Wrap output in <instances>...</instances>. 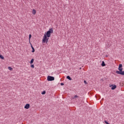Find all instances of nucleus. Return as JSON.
I'll use <instances>...</instances> for the list:
<instances>
[{
	"instance_id": "nucleus-1",
	"label": "nucleus",
	"mask_w": 124,
	"mask_h": 124,
	"mask_svg": "<svg viewBox=\"0 0 124 124\" xmlns=\"http://www.w3.org/2000/svg\"><path fill=\"white\" fill-rule=\"evenodd\" d=\"M53 28L50 29L49 31H46V33L44 35V37L42 41L43 43H46V44H47L48 40H49V38H47V37H50L51 36V33H53Z\"/></svg>"
},
{
	"instance_id": "nucleus-2",
	"label": "nucleus",
	"mask_w": 124,
	"mask_h": 124,
	"mask_svg": "<svg viewBox=\"0 0 124 124\" xmlns=\"http://www.w3.org/2000/svg\"><path fill=\"white\" fill-rule=\"evenodd\" d=\"M118 70L116 71V73L117 74H120V75H124V71H123V64H120L118 67Z\"/></svg>"
},
{
	"instance_id": "nucleus-3",
	"label": "nucleus",
	"mask_w": 124,
	"mask_h": 124,
	"mask_svg": "<svg viewBox=\"0 0 124 124\" xmlns=\"http://www.w3.org/2000/svg\"><path fill=\"white\" fill-rule=\"evenodd\" d=\"M47 80L48 81H54V80H55V78L51 76H48L47 78Z\"/></svg>"
},
{
	"instance_id": "nucleus-4",
	"label": "nucleus",
	"mask_w": 124,
	"mask_h": 124,
	"mask_svg": "<svg viewBox=\"0 0 124 124\" xmlns=\"http://www.w3.org/2000/svg\"><path fill=\"white\" fill-rule=\"evenodd\" d=\"M30 104H26V105L24 106V108L25 109H29L30 108Z\"/></svg>"
},
{
	"instance_id": "nucleus-5",
	"label": "nucleus",
	"mask_w": 124,
	"mask_h": 124,
	"mask_svg": "<svg viewBox=\"0 0 124 124\" xmlns=\"http://www.w3.org/2000/svg\"><path fill=\"white\" fill-rule=\"evenodd\" d=\"M117 88V85H111V90H113Z\"/></svg>"
},
{
	"instance_id": "nucleus-6",
	"label": "nucleus",
	"mask_w": 124,
	"mask_h": 124,
	"mask_svg": "<svg viewBox=\"0 0 124 124\" xmlns=\"http://www.w3.org/2000/svg\"><path fill=\"white\" fill-rule=\"evenodd\" d=\"M31 49H32V53H34V52H35V50L34 49V47H33V46H32V45L31 44Z\"/></svg>"
},
{
	"instance_id": "nucleus-7",
	"label": "nucleus",
	"mask_w": 124,
	"mask_h": 124,
	"mask_svg": "<svg viewBox=\"0 0 124 124\" xmlns=\"http://www.w3.org/2000/svg\"><path fill=\"white\" fill-rule=\"evenodd\" d=\"M101 65L102 66H106V64H105V62H104V61H102Z\"/></svg>"
},
{
	"instance_id": "nucleus-8",
	"label": "nucleus",
	"mask_w": 124,
	"mask_h": 124,
	"mask_svg": "<svg viewBox=\"0 0 124 124\" xmlns=\"http://www.w3.org/2000/svg\"><path fill=\"white\" fill-rule=\"evenodd\" d=\"M66 78L67 79H68V80H70V81H71V80H72V78H71L69 76H67L66 77Z\"/></svg>"
},
{
	"instance_id": "nucleus-9",
	"label": "nucleus",
	"mask_w": 124,
	"mask_h": 124,
	"mask_svg": "<svg viewBox=\"0 0 124 124\" xmlns=\"http://www.w3.org/2000/svg\"><path fill=\"white\" fill-rule=\"evenodd\" d=\"M36 13V11H35V10H34V9H33L32 10L33 15H35Z\"/></svg>"
},
{
	"instance_id": "nucleus-10",
	"label": "nucleus",
	"mask_w": 124,
	"mask_h": 124,
	"mask_svg": "<svg viewBox=\"0 0 124 124\" xmlns=\"http://www.w3.org/2000/svg\"><path fill=\"white\" fill-rule=\"evenodd\" d=\"M33 62H34V59H32L30 62V64H32L33 63Z\"/></svg>"
},
{
	"instance_id": "nucleus-11",
	"label": "nucleus",
	"mask_w": 124,
	"mask_h": 124,
	"mask_svg": "<svg viewBox=\"0 0 124 124\" xmlns=\"http://www.w3.org/2000/svg\"><path fill=\"white\" fill-rule=\"evenodd\" d=\"M0 58H1V60H4V57L1 54H0Z\"/></svg>"
},
{
	"instance_id": "nucleus-12",
	"label": "nucleus",
	"mask_w": 124,
	"mask_h": 124,
	"mask_svg": "<svg viewBox=\"0 0 124 124\" xmlns=\"http://www.w3.org/2000/svg\"><path fill=\"white\" fill-rule=\"evenodd\" d=\"M8 68L9 70H11V71L13 70V68H12V67H8Z\"/></svg>"
},
{
	"instance_id": "nucleus-13",
	"label": "nucleus",
	"mask_w": 124,
	"mask_h": 124,
	"mask_svg": "<svg viewBox=\"0 0 124 124\" xmlns=\"http://www.w3.org/2000/svg\"><path fill=\"white\" fill-rule=\"evenodd\" d=\"M77 97H78V95H75V96L73 97V99H75V98H77Z\"/></svg>"
},
{
	"instance_id": "nucleus-14",
	"label": "nucleus",
	"mask_w": 124,
	"mask_h": 124,
	"mask_svg": "<svg viewBox=\"0 0 124 124\" xmlns=\"http://www.w3.org/2000/svg\"><path fill=\"white\" fill-rule=\"evenodd\" d=\"M45 93H46V91H44L42 92V94H45Z\"/></svg>"
},
{
	"instance_id": "nucleus-15",
	"label": "nucleus",
	"mask_w": 124,
	"mask_h": 124,
	"mask_svg": "<svg viewBox=\"0 0 124 124\" xmlns=\"http://www.w3.org/2000/svg\"><path fill=\"white\" fill-rule=\"evenodd\" d=\"M31 67L32 68H34V65H33V64H31Z\"/></svg>"
},
{
	"instance_id": "nucleus-16",
	"label": "nucleus",
	"mask_w": 124,
	"mask_h": 124,
	"mask_svg": "<svg viewBox=\"0 0 124 124\" xmlns=\"http://www.w3.org/2000/svg\"><path fill=\"white\" fill-rule=\"evenodd\" d=\"M31 34L29 35V41L31 40Z\"/></svg>"
},
{
	"instance_id": "nucleus-17",
	"label": "nucleus",
	"mask_w": 124,
	"mask_h": 124,
	"mask_svg": "<svg viewBox=\"0 0 124 124\" xmlns=\"http://www.w3.org/2000/svg\"><path fill=\"white\" fill-rule=\"evenodd\" d=\"M105 123L106 124H109V123H108V122H107V121H105Z\"/></svg>"
},
{
	"instance_id": "nucleus-18",
	"label": "nucleus",
	"mask_w": 124,
	"mask_h": 124,
	"mask_svg": "<svg viewBox=\"0 0 124 124\" xmlns=\"http://www.w3.org/2000/svg\"><path fill=\"white\" fill-rule=\"evenodd\" d=\"M84 83L85 84H88V82H87V81L86 80L84 81Z\"/></svg>"
},
{
	"instance_id": "nucleus-19",
	"label": "nucleus",
	"mask_w": 124,
	"mask_h": 124,
	"mask_svg": "<svg viewBox=\"0 0 124 124\" xmlns=\"http://www.w3.org/2000/svg\"><path fill=\"white\" fill-rule=\"evenodd\" d=\"M61 86H63L64 84L63 83H61Z\"/></svg>"
},
{
	"instance_id": "nucleus-20",
	"label": "nucleus",
	"mask_w": 124,
	"mask_h": 124,
	"mask_svg": "<svg viewBox=\"0 0 124 124\" xmlns=\"http://www.w3.org/2000/svg\"><path fill=\"white\" fill-rule=\"evenodd\" d=\"M79 69H82V68L80 67V68H79Z\"/></svg>"
},
{
	"instance_id": "nucleus-21",
	"label": "nucleus",
	"mask_w": 124,
	"mask_h": 124,
	"mask_svg": "<svg viewBox=\"0 0 124 124\" xmlns=\"http://www.w3.org/2000/svg\"><path fill=\"white\" fill-rule=\"evenodd\" d=\"M101 80H102V81H103V79H101Z\"/></svg>"
},
{
	"instance_id": "nucleus-22",
	"label": "nucleus",
	"mask_w": 124,
	"mask_h": 124,
	"mask_svg": "<svg viewBox=\"0 0 124 124\" xmlns=\"http://www.w3.org/2000/svg\"><path fill=\"white\" fill-rule=\"evenodd\" d=\"M106 57H108V55H106Z\"/></svg>"
}]
</instances>
